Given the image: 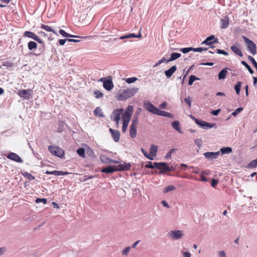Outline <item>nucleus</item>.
Wrapping results in <instances>:
<instances>
[{
	"label": "nucleus",
	"mask_w": 257,
	"mask_h": 257,
	"mask_svg": "<svg viewBox=\"0 0 257 257\" xmlns=\"http://www.w3.org/2000/svg\"><path fill=\"white\" fill-rule=\"evenodd\" d=\"M214 39V35H211L207 37L205 40H204L201 43V45H208L209 47L211 46V42L213 39Z\"/></svg>",
	"instance_id": "nucleus-25"
},
{
	"label": "nucleus",
	"mask_w": 257,
	"mask_h": 257,
	"mask_svg": "<svg viewBox=\"0 0 257 257\" xmlns=\"http://www.w3.org/2000/svg\"><path fill=\"white\" fill-rule=\"evenodd\" d=\"M221 26L220 28L221 29H225L226 28L229 24V19L227 16L225 17L224 19H221Z\"/></svg>",
	"instance_id": "nucleus-28"
},
{
	"label": "nucleus",
	"mask_w": 257,
	"mask_h": 257,
	"mask_svg": "<svg viewBox=\"0 0 257 257\" xmlns=\"http://www.w3.org/2000/svg\"><path fill=\"white\" fill-rule=\"evenodd\" d=\"M181 56V54L177 52H173L171 54L170 57L168 59V61L171 62L177 60Z\"/></svg>",
	"instance_id": "nucleus-26"
},
{
	"label": "nucleus",
	"mask_w": 257,
	"mask_h": 257,
	"mask_svg": "<svg viewBox=\"0 0 257 257\" xmlns=\"http://www.w3.org/2000/svg\"><path fill=\"white\" fill-rule=\"evenodd\" d=\"M141 151L143 153L144 155L148 159L150 160H154V158L151 156L144 149L141 148Z\"/></svg>",
	"instance_id": "nucleus-45"
},
{
	"label": "nucleus",
	"mask_w": 257,
	"mask_h": 257,
	"mask_svg": "<svg viewBox=\"0 0 257 257\" xmlns=\"http://www.w3.org/2000/svg\"><path fill=\"white\" fill-rule=\"evenodd\" d=\"M197 80H199V78L195 75H191L189 76L188 80V85L191 86L193 84V82Z\"/></svg>",
	"instance_id": "nucleus-39"
},
{
	"label": "nucleus",
	"mask_w": 257,
	"mask_h": 257,
	"mask_svg": "<svg viewBox=\"0 0 257 257\" xmlns=\"http://www.w3.org/2000/svg\"><path fill=\"white\" fill-rule=\"evenodd\" d=\"M230 49L236 55L240 57L243 56V53L241 51L240 46L238 44L237 45H233L232 46H231L230 47Z\"/></svg>",
	"instance_id": "nucleus-19"
},
{
	"label": "nucleus",
	"mask_w": 257,
	"mask_h": 257,
	"mask_svg": "<svg viewBox=\"0 0 257 257\" xmlns=\"http://www.w3.org/2000/svg\"><path fill=\"white\" fill-rule=\"evenodd\" d=\"M158 151V147L156 146L152 145L150 148V153L153 158L156 157Z\"/></svg>",
	"instance_id": "nucleus-29"
},
{
	"label": "nucleus",
	"mask_w": 257,
	"mask_h": 257,
	"mask_svg": "<svg viewBox=\"0 0 257 257\" xmlns=\"http://www.w3.org/2000/svg\"><path fill=\"white\" fill-rule=\"evenodd\" d=\"M32 92L31 89H21L18 91V95L24 99H29L32 96Z\"/></svg>",
	"instance_id": "nucleus-7"
},
{
	"label": "nucleus",
	"mask_w": 257,
	"mask_h": 257,
	"mask_svg": "<svg viewBox=\"0 0 257 257\" xmlns=\"http://www.w3.org/2000/svg\"><path fill=\"white\" fill-rule=\"evenodd\" d=\"M164 62L166 63L169 62V61H168V59H167L165 57H163L161 59L159 60L158 62L153 66V67H156L158 65H160L161 64H162V63Z\"/></svg>",
	"instance_id": "nucleus-44"
},
{
	"label": "nucleus",
	"mask_w": 257,
	"mask_h": 257,
	"mask_svg": "<svg viewBox=\"0 0 257 257\" xmlns=\"http://www.w3.org/2000/svg\"><path fill=\"white\" fill-rule=\"evenodd\" d=\"M133 110H134L133 106L131 105H128L126 107L124 112H123L122 114V120H125V121L130 122L131 118L132 117V114H133Z\"/></svg>",
	"instance_id": "nucleus-5"
},
{
	"label": "nucleus",
	"mask_w": 257,
	"mask_h": 257,
	"mask_svg": "<svg viewBox=\"0 0 257 257\" xmlns=\"http://www.w3.org/2000/svg\"><path fill=\"white\" fill-rule=\"evenodd\" d=\"M241 64L242 65H243L248 70V72L251 74H252L254 73V71L252 69L251 67L245 61H241Z\"/></svg>",
	"instance_id": "nucleus-35"
},
{
	"label": "nucleus",
	"mask_w": 257,
	"mask_h": 257,
	"mask_svg": "<svg viewBox=\"0 0 257 257\" xmlns=\"http://www.w3.org/2000/svg\"><path fill=\"white\" fill-rule=\"evenodd\" d=\"M194 65H192V66H191L189 69L187 70V71L184 74V76L183 77V83H184V80L185 79V78L186 77V76L188 75V73H189V72L191 71V70L194 67Z\"/></svg>",
	"instance_id": "nucleus-58"
},
{
	"label": "nucleus",
	"mask_w": 257,
	"mask_h": 257,
	"mask_svg": "<svg viewBox=\"0 0 257 257\" xmlns=\"http://www.w3.org/2000/svg\"><path fill=\"white\" fill-rule=\"evenodd\" d=\"M155 165H156V169L160 170V174H164L173 170V168L170 167L168 163L166 162H155Z\"/></svg>",
	"instance_id": "nucleus-4"
},
{
	"label": "nucleus",
	"mask_w": 257,
	"mask_h": 257,
	"mask_svg": "<svg viewBox=\"0 0 257 257\" xmlns=\"http://www.w3.org/2000/svg\"><path fill=\"white\" fill-rule=\"evenodd\" d=\"M47 199L44 198H37L35 200V202L36 203L42 202L44 204L47 203Z\"/></svg>",
	"instance_id": "nucleus-55"
},
{
	"label": "nucleus",
	"mask_w": 257,
	"mask_h": 257,
	"mask_svg": "<svg viewBox=\"0 0 257 257\" xmlns=\"http://www.w3.org/2000/svg\"><path fill=\"white\" fill-rule=\"evenodd\" d=\"M3 65L7 67H11L14 65V64L11 62L7 61L4 62Z\"/></svg>",
	"instance_id": "nucleus-63"
},
{
	"label": "nucleus",
	"mask_w": 257,
	"mask_h": 257,
	"mask_svg": "<svg viewBox=\"0 0 257 257\" xmlns=\"http://www.w3.org/2000/svg\"><path fill=\"white\" fill-rule=\"evenodd\" d=\"M138 91V88H131L124 90L121 93H119L117 99L119 101L125 100L134 96Z\"/></svg>",
	"instance_id": "nucleus-1"
},
{
	"label": "nucleus",
	"mask_w": 257,
	"mask_h": 257,
	"mask_svg": "<svg viewBox=\"0 0 257 257\" xmlns=\"http://www.w3.org/2000/svg\"><path fill=\"white\" fill-rule=\"evenodd\" d=\"M109 132L111 133V136L116 143L118 142L120 138V133L117 130H113L111 128L109 129Z\"/></svg>",
	"instance_id": "nucleus-17"
},
{
	"label": "nucleus",
	"mask_w": 257,
	"mask_h": 257,
	"mask_svg": "<svg viewBox=\"0 0 257 257\" xmlns=\"http://www.w3.org/2000/svg\"><path fill=\"white\" fill-rule=\"evenodd\" d=\"M23 37L32 39L36 42L41 41V39H40L34 33L31 31H25L23 34Z\"/></svg>",
	"instance_id": "nucleus-14"
},
{
	"label": "nucleus",
	"mask_w": 257,
	"mask_h": 257,
	"mask_svg": "<svg viewBox=\"0 0 257 257\" xmlns=\"http://www.w3.org/2000/svg\"><path fill=\"white\" fill-rule=\"evenodd\" d=\"M176 189L174 185H169L166 187L163 191L164 194H166L169 192L172 191Z\"/></svg>",
	"instance_id": "nucleus-32"
},
{
	"label": "nucleus",
	"mask_w": 257,
	"mask_h": 257,
	"mask_svg": "<svg viewBox=\"0 0 257 257\" xmlns=\"http://www.w3.org/2000/svg\"><path fill=\"white\" fill-rule=\"evenodd\" d=\"M137 126L135 125H131L130 126V137L132 139L135 138L137 135Z\"/></svg>",
	"instance_id": "nucleus-24"
},
{
	"label": "nucleus",
	"mask_w": 257,
	"mask_h": 257,
	"mask_svg": "<svg viewBox=\"0 0 257 257\" xmlns=\"http://www.w3.org/2000/svg\"><path fill=\"white\" fill-rule=\"evenodd\" d=\"M232 149L231 147H222L220 149V152L222 155L224 154H228L232 152Z\"/></svg>",
	"instance_id": "nucleus-27"
},
{
	"label": "nucleus",
	"mask_w": 257,
	"mask_h": 257,
	"mask_svg": "<svg viewBox=\"0 0 257 257\" xmlns=\"http://www.w3.org/2000/svg\"><path fill=\"white\" fill-rule=\"evenodd\" d=\"M156 115L167 117L169 118H173L174 117V115L172 113L167 112V111H165L160 110L159 108L158 109V110L157 111Z\"/></svg>",
	"instance_id": "nucleus-22"
},
{
	"label": "nucleus",
	"mask_w": 257,
	"mask_h": 257,
	"mask_svg": "<svg viewBox=\"0 0 257 257\" xmlns=\"http://www.w3.org/2000/svg\"><path fill=\"white\" fill-rule=\"evenodd\" d=\"M103 87L107 91H110L114 87V85L111 77H108L107 80L105 82H104V84H103Z\"/></svg>",
	"instance_id": "nucleus-15"
},
{
	"label": "nucleus",
	"mask_w": 257,
	"mask_h": 257,
	"mask_svg": "<svg viewBox=\"0 0 257 257\" xmlns=\"http://www.w3.org/2000/svg\"><path fill=\"white\" fill-rule=\"evenodd\" d=\"M257 166V158L251 161L249 164H247L246 168L247 169H251L255 168Z\"/></svg>",
	"instance_id": "nucleus-33"
},
{
	"label": "nucleus",
	"mask_w": 257,
	"mask_h": 257,
	"mask_svg": "<svg viewBox=\"0 0 257 257\" xmlns=\"http://www.w3.org/2000/svg\"><path fill=\"white\" fill-rule=\"evenodd\" d=\"M179 50L180 52H182L184 54H186L187 53H189L191 51H192V47H186V48H180Z\"/></svg>",
	"instance_id": "nucleus-49"
},
{
	"label": "nucleus",
	"mask_w": 257,
	"mask_h": 257,
	"mask_svg": "<svg viewBox=\"0 0 257 257\" xmlns=\"http://www.w3.org/2000/svg\"><path fill=\"white\" fill-rule=\"evenodd\" d=\"M77 153L78 154V155L82 158L85 157V150L83 148H79L77 150Z\"/></svg>",
	"instance_id": "nucleus-43"
},
{
	"label": "nucleus",
	"mask_w": 257,
	"mask_h": 257,
	"mask_svg": "<svg viewBox=\"0 0 257 257\" xmlns=\"http://www.w3.org/2000/svg\"><path fill=\"white\" fill-rule=\"evenodd\" d=\"M144 106L147 110L154 114H156L157 111L158 109L154 105H153L150 101H145L144 102Z\"/></svg>",
	"instance_id": "nucleus-9"
},
{
	"label": "nucleus",
	"mask_w": 257,
	"mask_h": 257,
	"mask_svg": "<svg viewBox=\"0 0 257 257\" xmlns=\"http://www.w3.org/2000/svg\"><path fill=\"white\" fill-rule=\"evenodd\" d=\"M218 43V39L215 38V37L214 36V39H213V40L212 41V42H211V46H210V48H214L215 46H214L213 45Z\"/></svg>",
	"instance_id": "nucleus-59"
},
{
	"label": "nucleus",
	"mask_w": 257,
	"mask_h": 257,
	"mask_svg": "<svg viewBox=\"0 0 257 257\" xmlns=\"http://www.w3.org/2000/svg\"><path fill=\"white\" fill-rule=\"evenodd\" d=\"M241 82L240 81H237L236 84L234 86V90L237 94H239L241 87Z\"/></svg>",
	"instance_id": "nucleus-37"
},
{
	"label": "nucleus",
	"mask_w": 257,
	"mask_h": 257,
	"mask_svg": "<svg viewBox=\"0 0 257 257\" xmlns=\"http://www.w3.org/2000/svg\"><path fill=\"white\" fill-rule=\"evenodd\" d=\"M177 66L173 65L169 69L164 71V74L167 78H170L173 73L177 70Z\"/></svg>",
	"instance_id": "nucleus-20"
},
{
	"label": "nucleus",
	"mask_w": 257,
	"mask_h": 257,
	"mask_svg": "<svg viewBox=\"0 0 257 257\" xmlns=\"http://www.w3.org/2000/svg\"><path fill=\"white\" fill-rule=\"evenodd\" d=\"M218 183V181L217 179H212L211 181V185L212 187L215 188Z\"/></svg>",
	"instance_id": "nucleus-61"
},
{
	"label": "nucleus",
	"mask_w": 257,
	"mask_h": 257,
	"mask_svg": "<svg viewBox=\"0 0 257 257\" xmlns=\"http://www.w3.org/2000/svg\"><path fill=\"white\" fill-rule=\"evenodd\" d=\"M122 121H123V123H122V133H125V132L127 128V126L129 123V121H127L125 120H122Z\"/></svg>",
	"instance_id": "nucleus-51"
},
{
	"label": "nucleus",
	"mask_w": 257,
	"mask_h": 257,
	"mask_svg": "<svg viewBox=\"0 0 257 257\" xmlns=\"http://www.w3.org/2000/svg\"><path fill=\"white\" fill-rule=\"evenodd\" d=\"M38 45L36 42L31 41L28 43V48L29 50L32 51L37 48Z\"/></svg>",
	"instance_id": "nucleus-30"
},
{
	"label": "nucleus",
	"mask_w": 257,
	"mask_h": 257,
	"mask_svg": "<svg viewBox=\"0 0 257 257\" xmlns=\"http://www.w3.org/2000/svg\"><path fill=\"white\" fill-rule=\"evenodd\" d=\"M122 80L126 82V83L131 84L136 82L138 80V78L136 77H133L127 78H124L122 79Z\"/></svg>",
	"instance_id": "nucleus-38"
},
{
	"label": "nucleus",
	"mask_w": 257,
	"mask_h": 257,
	"mask_svg": "<svg viewBox=\"0 0 257 257\" xmlns=\"http://www.w3.org/2000/svg\"><path fill=\"white\" fill-rule=\"evenodd\" d=\"M221 109L220 108L215 109V110H212L211 111L210 113L214 116H217L218 115L219 112H220Z\"/></svg>",
	"instance_id": "nucleus-62"
},
{
	"label": "nucleus",
	"mask_w": 257,
	"mask_h": 257,
	"mask_svg": "<svg viewBox=\"0 0 257 257\" xmlns=\"http://www.w3.org/2000/svg\"><path fill=\"white\" fill-rule=\"evenodd\" d=\"M195 144L200 148L202 146V141L201 139H197L194 140Z\"/></svg>",
	"instance_id": "nucleus-60"
},
{
	"label": "nucleus",
	"mask_w": 257,
	"mask_h": 257,
	"mask_svg": "<svg viewBox=\"0 0 257 257\" xmlns=\"http://www.w3.org/2000/svg\"><path fill=\"white\" fill-rule=\"evenodd\" d=\"M220 154V152H207L204 153L203 155L206 159L211 160L216 159Z\"/></svg>",
	"instance_id": "nucleus-13"
},
{
	"label": "nucleus",
	"mask_w": 257,
	"mask_h": 257,
	"mask_svg": "<svg viewBox=\"0 0 257 257\" xmlns=\"http://www.w3.org/2000/svg\"><path fill=\"white\" fill-rule=\"evenodd\" d=\"M134 36H135V34L130 33V34L120 36L119 37V39L123 40V39H125L134 38Z\"/></svg>",
	"instance_id": "nucleus-47"
},
{
	"label": "nucleus",
	"mask_w": 257,
	"mask_h": 257,
	"mask_svg": "<svg viewBox=\"0 0 257 257\" xmlns=\"http://www.w3.org/2000/svg\"><path fill=\"white\" fill-rule=\"evenodd\" d=\"M242 38L244 40V43L246 44L247 50L252 55H255L256 53V44L248 38L242 36Z\"/></svg>",
	"instance_id": "nucleus-3"
},
{
	"label": "nucleus",
	"mask_w": 257,
	"mask_h": 257,
	"mask_svg": "<svg viewBox=\"0 0 257 257\" xmlns=\"http://www.w3.org/2000/svg\"><path fill=\"white\" fill-rule=\"evenodd\" d=\"M229 70V68L228 67H225L222 69L221 71H219L218 74V78L219 80H224L225 79L228 72V70Z\"/></svg>",
	"instance_id": "nucleus-21"
},
{
	"label": "nucleus",
	"mask_w": 257,
	"mask_h": 257,
	"mask_svg": "<svg viewBox=\"0 0 257 257\" xmlns=\"http://www.w3.org/2000/svg\"><path fill=\"white\" fill-rule=\"evenodd\" d=\"M198 122L199 123L198 124V125H199L200 127L204 130L212 128L214 127H216V124L215 123L209 122L201 119L200 121H199Z\"/></svg>",
	"instance_id": "nucleus-11"
},
{
	"label": "nucleus",
	"mask_w": 257,
	"mask_h": 257,
	"mask_svg": "<svg viewBox=\"0 0 257 257\" xmlns=\"http://www.w3.org/2000/svg\"><path fill=\"white\" fill-rule=\"evenodd\" d=\"M132 165L130 163L123 162L117 165L118 171H128L131 169Z\"/></svg>",
	"instance_id": "nucleus-16"
},
{
	"label": "nucleus",
	"mask_w": 257,
	"mask_h": 257,
	"mask_svg": "<svg viewBox=\"0 0 257 257\" xmlns=\"http://www.w3.org/2000/svg\"><path fill=\"white\" fill-rule=\"evenodd\" d=\"M94 94L96 98H99L102 97L103 94L99 90H96L94 91Z\"/></svg>",
	"instance_id": "nucleus-53"
},
{
	"label": "nucleus",
	"mask_w": 257,
	"mask_h": 257,
	"mask_svg": "<svg viewBox=\"0 0 257 257\" xmlns=\"http://www.w3.org/2000/svg\"><path fill=\"white\" fill-rule=\"evenodd\" d=\"M22 174L24 176V177L28 179L29 180H33L35 179V177L32 175L31 174H29L26 172H21Z\"/></svg>",
	"instance_id": "nucleus-42"
},
{
	"label": "nucleus",
	"mask_w": 257,
	"mask_h": 257,
	"mask_svg": "<svg viewBox=\"0 0 257 257\" xmlns=\"http://www.w3.org/2000/svg\"><path fill=\"white\" fill-rule=\"evenodd\" d=\"M172 127L180 134H183L180 127V123L178 120H174L171 123Z\"/></svg>",
	"instance_id": "nucleus-23"
},
{
	"label": "nucleus",
	"mask_w": 257,
	"mask_h": 257,
	"mask_svg": "<svg viewBox=\"0 0 257 257\" xmlns=\"http://www.w3.org/2000/svg\"><path fill=\"white\" fill-rule=\"evenodd\" d=\"M45 173L48 175H54L56 176H58L59 171L54 170L50 171L47 170L45 172Z\"/></svg>",
	"instance_id": "nucleus-56"
},
{
	"label": "nucleus",
	"mask_w": 257,
	"mask_h": 257,
	"mask_svg": "<svg viewBox=\"0 0 257 257\" xmlns=\"http://www.w3.org/2000/svg\"><path fill=\"white\" fill-rule=\"evenodd\" d=\"M183 232L180 230H174L170 231L168 233V236L169 237L177 240L181 238L183 236Z\"/></svg>",
	"instance_id": "nucleus-6"
},
{
	"label": "nucleus",
	"mask_w": 257,
	"mask_h": 257,
	"mask_svg": "<svg viewBox=\"0 0 257 257\" xmlns=\"http://www.w3.org/2000/svg\"><path fill=\"white\" fill-rule=\"evenodd\" d=\"M48 150L54 156L61 159L64 158V151L57 146L52 145L49 146Z\"/></svg>",
	"instance_id": "nucleus-2"
},
{
	"label": "nucleus",
	"mask_w": 257,
	"mask_h": 257,
	"mask_svg": "<svg viewBox=\"0 0 257 257\" xmlns=\"http://www.w3.org/2000/svg\"><path fill=\"white\" fill-rule=\"evenodd\" d=\"M248 59L251 62L253 66L255 68L257 71V62L255 60V59L252 56L248 55Z\"/></svg>",
	"instance_id": "nucleus-50"
},
{
	"label": "nucleus",
	"mask_w": 257,
	"mask_h": 257,
	"mask_svg": "<svg viewBox=\"0 0 257 257\" xmlns=\"http://www.w3.org/2000/svg\"><path fill=\"white\" fill-rule=\"evenodd\" d=\"M139 122L138 113H135L132 121L131 125H137Z\"/></svg>",
	"instance_id": "nucleus-41"
},
{
	"label": "nucleus",
	"mask_w": 257,
	"mask_h": 257,
	"mask_svg": "<svg viewBox=\"0 0 257 257\" xmlns=\"http://www.w3.org/2000/svg\"><path fill=\"white\" fill-rule=\"evenodd\" d=\"M39 44H40L38 47V53L30 52L31 54H33V55L39 56H40L44 51L45 50V45L44 42L41 39V41H37Z\"/></svg>",
	"instance_id": "nucleus-18"
},
{
	"label": "nucleus",
	"mask_w": 257,
	"mask_h": 257,
	"mask_svg": "<svg viewBox=\"0 0 257 257\" xmlns=\"http://www.w3.org/2000/svg\"><path fill=\"white\" fill-rule=\"evenodd\" d=\"M100 171L107 174H112L118 171L117 167V166L108 165L101 168Z\"/></svg>",
	"instance_id": "nucleus-10"
},
{
	"label": "nucleus",
	"mask_w": 257,
	"mask_h": 257,
	"mask_svg": "<svg viewBox=\"0 0 257 257\" xmlns=\"http://www.w3.org/2000/svg\"><path fill=\"white\" fill-rule=\"evenodd\" d=\"M204 172H202L200 175L201 179L200 181L202 182H207L208 181V179L206 177H205L204 176Z\"/></svg>",
	"instance_id": "nucleus-64"
},
{
	"label": "nucleus",
	"mask_w": 257,
	"mask_h": 257,
	"mask_svg": "<svg viewBox=\"0 0 257 257\" xmlns=\"http://www.w3.org/2000/svg\"><path fill=\"white\" fill-rule=\"evenodd\" d=\"M100 160L101 162L104 164H109V158L106 157L104 155H100Z\"/></svg>",
	"instance_id": "nucleus-34"
},
{
	"label": "nucleus",
	"mask_w": 257,
	"mask_h": 257,
	"mask_svg": "<svg viewBox=\"0 0 257 257\" xmlns=\"http://www.w3.org/2000/svg\"><path fill=\"white\" fill-rule=\"evenodd\" d=\"M184 101L188 105V106L190 107L191 105V97L189 96H188L187 97L184 98Z\"/></svg>",
	"instance_id": "nucleus-57"
},
{
	"label": "nucleus",
	"mask_w": 257,
	"mask_h": 257,
	"mask_svg": "<svg viewBox=\"0 0 257 257\" xmlns=\"http://www.w3.org/2000/svg\"><path fill=\"white\" fill-rule=\"evenodd\" d=\"M243 110V108L241 107H238L235 111H234L233 112H232L231 115L236 116H237L239 113H240Z\"/></svg>",
	"instance_id": "nucleus-52"
},
{
	"label": "nucleus",
	"mask_w": 257,
	"mask_h": 257,
	"mask_svg": "<svg viewBox=\"0 0 257 257\" xmlns=\"http://www.w3.org/2000/svg\"><path fill=\"white\" fill-rule=\"evenodd\" d=\"M59 33L63 37L70 38V37H73L72 34H69V33L66 32L64 30H63L62 29H60L59 31Z\"/></svg>",
	"instance_id": "nucleus-40"
},
{
	"label": "nucleus",
	"mask_w": 257,
	"mask_h": 257,
	"mask_svg": "<svg viewBox=\"0 0 257 257\" xmlns=\"http://www.w3.org/2000/svg\"><path fill=\"white\" fill-rule=\"evenodd\" d=\"M40 27L41 29H44L47 32H53L54 33H55V34H56V33L55 32V31L51 27H50V26H49L48 25H45L44 24H42L41 25Z\"/></svg>",
	"instance_id": "nucleus-36"
},
{
	"label": "nucleus",
	"mask_w": 257,
	"mask_h": 257,
	"mask_svg": "<svg viewBox=\"0 0 257 257\" xmlns=\"http://www.w3.org/2000/svg\"><path fill=\"white\" fill-rule=\"evenodd\" d=\"M123 111L124 109L122 108H116L113 110L110 115V119H120V115H122Z\"/></svg>",
	"instance_id": "nucleus-8"
},
{
	"label": "nucleus",
	"mask_w": 257,
	"mask_h": 257,
	"mask_svg": "<svg viewBox=\"0 0 257 257\" xmlns=\"http://www.w3.org/2000/svg\"><path fill=\"white\" fill-rule=\"evenodd\" d=\"M156 165H155V162L154 163V165H153V163L150 161H148L147 164L145 165V167L146 168H150L152 169H154L156 168Z\"/></svg>",
	"instance_id": "nucleus-48"
},
{
	"label": "nucleus",
	"mask_w": 257,
	"mask_h": 257,
	"mask_svg": "<svg viewBox=\"0 0 257 257\" xmlns=\"http://www.w3.org/2000/svg\"><path fill=\"white\" fill-rule=\"evenodd\" d=\"M177 150L176 149H172L169 152L167 153L165 156L166 159H170L171 158V155L173 153H175Z\"/></svg>",
	"instance_id": "nucleus-46"
},
{
	"label": "nucleus",
	"mask_w": 257,
	"mask_h": 257,
	"mask_svg": "<svg viewBox=\"0 0 257 257\" xmlns=\"http://www.w3.org/2000/svg\"><path fill=\"white\" fill-rule=\"evenodd\" d=\"M94 114L96 116H98L99 117H104V115H103L102 109L100 107H97L94 110Z\"/></svg>",
	"instance_id": "nucleus-31"
},
{
	"label": "nucleus",
	"mask_w": 257,
	"mask_h": 257,
	"mask_svg": "<svg viewBox=\"0 0 257 257\" xmlns=\"http://www.w3.org/2000/svg\"><path fill=\"white\" fill-rule=\"evenodd\" d=\"M7 157L8 159L18 163H22L23 162L22 158L18 155L13 152L9 153L7 155Z\"/></svg>",
	"instance_id": "nucleus-12"
},
{
	"label": "nucleus",
	"mask_w": 257,
	"mask_h": 257,
	"mask_svg": "<svg viewBox=\"0 0 257 257\" xmlns=\"http://www.w3.org/2000/svg\"><path fill=\"white\" fill-rule=\"evenodd\" d=\"M215 51L218 54H222V55H224L225 56H227L228 55V53L226 51H225L223 50L216 49L215 50Z\"/></svg>",
	"instance_id": "nucleus-54"
}]
</instances>
